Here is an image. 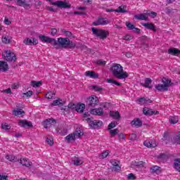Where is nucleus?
<instances>
[{"label":"nucleus","mask_w":180,"mask_h":180,"mask_svg":"<svg viewBox=\"0 0 180 180\" xmlns=\"http://www.w3.org/2000/svg\"><path fill=\"white\" fill-rule=\"evenodd\" d=\"M82 51H84V53H91V49L88 48L85 45L82 46Z\"/></svg>","instance_id":"nucleus-54"},{"label":"nucleus","mask_w":180,"mask_h":180,"mask_svg":"<svg viewBox=\"0 0 180 180\" xmlns=\"http://www.w3.org/2000/svg\"><path fill=\"white\" fill-rule=\"evenodd\" d=\"M91 89H94L96 92H101V91H103V89L101 87H99L98 86L92 85L91 86Z\"/></svg>","instance_id":"nucleus-44"},{"label":"nucleus","mask_w":180,"mask_h":180,"mask_svg":"<svg viewBox=\"0 0 180 180\" xmlns=\"http://www.w3.org/2000/svg\"><path fill=\"white\" fill-rule=\"evenodd\" d=\"M129 140H131V141H135V140H137V134H131L129 135Z\"/></svg>","instance_id":"nucleus-53"},{"label":"nucleus","mask_w":180,"mask_h":180,"mask_svg":"<svg viewBox=\"0 0 180 180\" xmlns=\"http://www.w3.org/2000/svg\"><path fill=\"white\" fill-rule=\"evenodd\" d=\"M143 146L148 148H155V147H157V143H155V141L146 140L143 142Z\"/></svg>","instance_id":"nucleus-14"},{"label":"nucleus","mask_w":180,"mask_h":180,"mask_svg":"<svg viewBox=\"0 0 180 180\" xmlns=\"http://www.w3.org/2000/svg\"><path fill=\"white\" fill-rule=\"evenodd\" d=\"M22 97L25 98V96H26L27 98H30V96H32L33 95V91H28L26 93H23L22 94Z\"/></svg>","instance_id":"nucleus-51"},{"label":"nucleus","mask_w":180,"mask_h":180,"mask_svg":"<svg viewBox=\"0 0 180 180\" xmlns=\"http://www.w3.org/2000/svg\"><path fill=\"white\" fill-rule=\"evenodd\" d=\"M72 161L74 165H76V167H78L79 165H82V160H81V159L77 156L72 158Z\"/></svg>","instance_id":"nucleus-27"},{"label":"nucleus","mask_w":180,"mask_h":180,"mask_svg":"<svg viewBox=\"0 0 180 180\" xmlns=\"http://www.w3.org/2000/svg\"><path fill=\"white\" fill-rule=\"evenodd\" d=\"M46 141L48 143L49 146H53V144H54L53 139L51 136L47 137Z\"/></svg>","instance_id":"nucleus-50"},{"label":"nucleus","mask_w":180,"mask_h":180,"mask_svg":"<svg viewBox=\"0 0 180 180\" xmlns=\"http://www.w3.org/2000/svg\"><path fill=\"white\" fill-rule=\"evenodd\" d=\"M9 70V66L8 65V63L5 61H0V71L1 72H6Z\"/></svg>","instance_id":"nucleus-16"},{"label":"nucleus","mask_w":180,"mask_h":180,"mask_svg":"<svg viewBox=\"0 0 180 180\" xmlns=\"http://www.w3.org/2000/svg\"><path fill=\"white\" fill-rule=\"evenodd\" d=\"M63 33H64V34H65V36H67L68 37H71L72 36V33L70 31H65V30H63L62 31Z\"/></svg>","instance_id":"nucleus-58"},{"label":"nucleus","mask_w":180,"mask_h":180,"mask_svg":"<svg viewBox=\"0 0 180 180\" xmlns=\"http://www.w3.org/2000/svg\"><path fill=\"white\" fill-rule=\"evenodd\" d=\"M1 129H3V130H6V131L10 130L11 129V125H9L6 123L1 124Z\"/></svg>","instance_id":"nucleus-49"},{"label":"nucleus","mask_w":180,"mask_h":180,"mask_svg":"<svg viewBox=\"0 0 180 180\" xmlns=\"http://www.w3.org/2000/svg\"><path fill=\"white\" fill-rule=\"evenodd\" d=\"M168 53L169 54H171L172 56H179L180 51L179 49H177L172 48V49H169L168 50Z\"/></svg>","instance_id":"nucleus-30"},{"label":"nucleus","mask_w":180,"mask_h":180,"mask_svg":"<svg viewBox=\"0 0 180 180\" xmlns=\"http://www.w3.org/2000/svg\"><path fill=\"white\" fill-rule=\"evenodd\" d=\"M150 171L152 174H160L161 173V167L158 166H153L150 168Z\"/></svg>","instance_id":"nucleus-28"},{"label":"nucleus","mask_w":180,"mask_h":180,"mask_svg":"<svg viewBox=\"0 0 180 180\" xmlns=\"http://www.w3.org/2000/svg\"><path fill=\"white\" fill-rule=\"evenodd\" d=\"M86 77H90V78L96 79L99 77V75L94 71H86L84 74Z\"/></svg>","instance_id":"nucleus-26"},{"label":"nucleus","mask_w":180,"mask_h":180,"mask_svg":"<svg viewBox=\"0 0 180 180\" xmlns=\"http://www.w3.org/2000/svg\"><path fill=\"white\" fill-rule=\"evenodd\" d=\"M41 81L36 82V81H32L31 85L33 86V88H39L41 85Z\"/></svg>","instance_id":"nucleus-39"},{"label":"nucleus","mask_w":180,"mask_h":180,"mask_svg":"<svg viewBox=\"0 0 180 180\" xmlns=\"http://www.w3.org/2000/svg\"><path fill=\"white\" fill-rule=\"evenodd\" d=\"M82 136H84V131H82L81 128H77L75 132L65 137V140H67L68 143H70V141H75V139H79Z\"/></svg>","instance_id":"nucleus-4"},{"label":"nucleus","mask_w":180,"mask_h":180,"mask_svg":"<svg viewBox=\"0 0 180 180\" xmlns=\"http://www.w3.org/2000/svg\"><path fill=\"white\" fill-rule=\"evenodd\" d=\"M54 95H56V94L53 93V91H49L45 95V98H46V99H53V98L54 97Z\"/></svg>","instance_id":"nucleus-41"},{"label":"nucleus","mask_w":180,"mask_h":180,"mask_svg":"<svg viewBox=\"0 0 180 180\" xmlns=\"http://www.w3.org/2000/svg\"><path fill=\"white\" fill-rule=\"evenodd\" d=\"M39 39L41 41H44V43L52 44L56 50L59 49H75L76 46L75 44L68 38L59 37L57 41L54 38L39 35Z\"/></svg>","instance_id":"nucleus-1"},{"label":"nucleus","mask_w":180,"mask_h":180,"mask_svg":"<svg viewBox=\"0 0 180 180\" xmlns=\"http://www.w3.org/2000/svg\"><path fill=\"white\" fill-rule=\"evenodd\" d=\"M143 113L146 116H153V115H158L160 112L158 111L153 110L147 107L143 108Z\"/></svg>","instance_id":"nucleus-10"},{"label":"nucleus","mask_w":180,"mask_h":180,"mask_svg":"<svg viewBox=\"0 0 180 180\" xmlns=\"http://www.w3.org/2000/svg\"><path fill=\"white\" fill-rule=\"evenodd\" d=\"M155 88L159 92H167V91H168L167 86L163 84H158L155 86Z\"/></svg>","instance_id":"nucleus-18"},{"label":"nucleus","mask_w":180,"mask_h":180,"mask_svg":"<svg viewBox=\"0 0 180 180\" xmlns=\"http://www.w3.org/2000/svg\"><path fill=\"white\" fill-rule=\"evenodd\" d=\"M85 109V104L84 103H79L76 105V112H78L79 113H82L84 112V110Z\"/></svg>","instance_id":"nucleus-29"},{"label":"nucleus","mask_w":180,"mask_h":180,"mask_svg":"<svg viewBox=\"0 0 180 180\" xmlns=\"http://www.w3.org/2000/svg\"><path fill=\"white\" fill-rule=\"evenodd\" d=\"M139 102H140L141 103H143V105L147 103V98H139Z\"/></svg>","instance_id":"nucleus-60"},{"label":"nucleus","mask_w":180,"mask_h":180,"mask_svg":"<svg viewBox=\"0 0 180 180\" xmlns=\"http://www.w3.org/2000/svg\"><path fill=\"white\" fill-rule=\"evenodd\" d=\"M162 82L163 84V85L166 86V88H169V86H172V85H174L173 83L171 82V79L167 78V77H163L162 79Z\"/></svg>","instance_id":"nucleus-23"},{"label":"nucleus","mask_w":180,"mask_h":180,"mask_svg":"<svg viewBox=\"0 0 180 180\" xmlns=\"http://www.w3.org/2000/svg\"><path fill=\"white\" fill-rule=\"evenodd\" d=\"M165 12L167 15H169V13H174V9L169 8V7H167L165 8Z\"/></svg>","instance_id":"nucleus-57"},{"label":"nucleus","mask_w":180,"mask_h":180,"mask_svg":"<svg viewBox=\"0 0 180 180\" xmlns=\"http://www.w3.org/2000/svg\"><path fill=\"white\" fill-rule=\"evenodd\" d=\"M51 36H56L57 34V29L52 28L50 30Z\"/></svg>","instance_id":"nucleus-56"},{"label":"nucleus","mask_w":180,"mask_h":180,"mask_svg":"<svg viewBox=\"0 0 180 180\" xmlns=\"http://www.w3.org/2000/svg\"><path fill=\"white\" fill-rule=\"evenodd\" d=\"M134 18L137 20H145L146 22H148V17L147 16V13H141L139 15H135Z\"/></svg>","instance_id":"nucleus-17"},{"label":"nucleus","mask_w":180,"mask_h":180,"mask_svg":"<svg viewBox=\"0 0 180 180\" xmlns=\"http://www.w3.org/2000/svg\"><path fill=\"white\" fill-rule=\"evenodd\" d=\"M23 43L24 44H26V46H36V44H39V41L35 38H33L32 41L30 38H26L23 40Z\"/></svg>","instance_id":"nucleus-12"},{"label":"nucleus","mask_w":180,"mask_h":180,"mask_svg":"<svg viewBox=\"0 0 180 180\" xmlns=\"http://www.w3.org/2000/svg\"><path fill=\"white\" fill-rule=\"evenodd\" d=\"M86 121L89 122L90 127L92 129H98V127H101L102 126V121L92 120L91 118L88 117Z\"/></svg>","instance_id":"nucleus-8"},{"label":"nucleus","mask_w":180,"mask_h":180,"mask_svg":"<svg viewBox=\"0 0 180 180\" xmlns=\"http://www.w3.org/2000/svg\"><path fill=\"white\" fill-rule=\"evenodd\" d=\"M142 26H144V27H146V29H148L149 30H153V32H157V29H155V25L153 23L149 22H143L141 23Z\"/></svg>","instance_id":"nucleus-20"},{"label":"nucleus","mask_w":180,"mask_h":180,"mask_svg":"<svg viewBox=\"0 0 180 180\" xmlns=\"http://www.w3.org/2000/svg\"><path fill=\"white\" fill-rule=\"evenodd\" d=\"M131 123L132 126H135L136 127H141L143 126V122L139 118L134 119Z\"/></svg>","instance_id":"nucleus-25"},{"label":"nucleus","mask_w":180,"mask_h":180,"mask_svg":"<svg viewBox=\"0 0 180 180\" xmlns=\"http://www.w3.org/2000/svg\"><path fill=\"white\" fill-rule=\"evenodd\" d=\"M127 8L126 6H121L117 9L115 10V12H117V13H127V11H126Z\"/></svg>","instance_id":"nucleus-32"},{"label":"nucleus","mask_w":180,"mask_h":180,"mask_svg":"<svg viewBox=\"0 0 180 180\" xmlns=\"http://www.w3.org/2000/svg\"><path fill=\"white\" fill-rule=\"evenodd\" d=\"M47 11H49V12H56V10L53 8V7L48 6L46 7Z\"/></svg>","instance_id":"nucleus-64"},{"label":"nucleus","mask_w":180,"mask_h":180,"mask_svg":"<svg viewBox=\"0 0 180 180\" xmlns=\"http://www.w3.org/2000/svg\"><path fill=\"white\" fill-rule=\"evenodd\" d=\"M6 159L8 160V161H11V162H16L18 161V159L13 155H7L6 156Z\"/></svg>","instance_id":"nucleus-38"},{"label":"nucleus","mask_w":180,"mask_h":180,"mask_svg":"<svg viewBox=\"0 0 180 180\" xmlns=\"http://www.w3.org/2000/svg\"><path fill=\"white\" fill-rule=\"evenodd\" d=\"M107 82H108V84H114L117 86H120V83L117 82V81L115 80L114 79H107Z\"/></svg>","instance_id":"nucleus-42"},{"label":"nucleus","mask_w":180,"mask_h":180,"mask_svg":"<svg viewBox=\"0 0 180 180\" xmlns=\"http://www.w3.org/2000/svg\"><path fill=\"white\" fill-rule=\"evenodd\" d=\"M76 108H77V104L75 103H70L68 105V109L76 110Z\"/></svg>","instance_id":"nucleus-52"},{"label":"nucleus","mask_w":180,"mask_h":180,"mask_svg":"<svg viewBox=\"0 0 180 180\" xmlns=\"http://www.w3.org/2000/svg\"><path fill=\"white\" fill-rule=\"evenodd\" d=\"M131 39H133V37L131 35H127V36L124 37V40H127L128 41L131 40Z\"/></svg>","instance_id":"nucleus-62"},{"label":"nucleus","mask_w":180,"mask_h":180,"mask_svg":"<svg viewBox=\"0 0 180 180\" xmlns=\"http://www.w3.org/2000/svg\"><path fill=\"white\" fill-rule=\"evenodd\" d=\"M169 120L171 124H176V123H178L179 119L176 116H170L169 117Z\"/></svg>","instance_id":"nucleus-34"},{"label":"nucleus","mask_w":180,"mask_h":180,"mask_svg":"<svg viewBox=\"0 0 180 180\" xmlns=\"http://www.w3.org/2000/svg\"><path fill=\"white\" fill-rule=\"evenodd\" d=\"M51 5L58 6V8H63L64 9H70V8H71V4H68L66 1H57L56 2H52Z\"/></svg>","instance_id":"nucleus-7"},{"label":"nucleus","mask_w":180,"mask_h":180,"mask_svg":"<svg viewBox=\"0 0 180 180\" xmlns=\"http://www.w3.org/2000/svg\"><path fill=\"white\" fill-rule=\"evenodd\" d=\"M54 124H56V120H54L53 118L47 119L44 122V129H49V127L54 126Z\"/></svg>","instance_id":"nucleus-13"},{"label":"nucleus","mask_w":180,"mask_h":180,"mask_svg":"<svg viewBox=\"0 0 180 180\" xmlns=\"http://www.w3.org/2000/svg\"><path fill=\"white\" fill-rule=\"evenodd\" d=\"M110 134L111 135L112 137H115V134H117L119 133V129H110Z\"/></svg>","instance_id":"nucleus-45"},{"label":"nucleus","mask_w":180,"mask_h":180,"mask_svg":"<svg viewBox=\"0 0 180 180\" xmlns=\"http://www.w3.org/2000/svg\"><path fill=\"white\" fill-rule=\"evenodd\" d=\"M153 80H151L150 78H146L145 83H141V86H144L145 88H148L149 89H151V88H153V86H150Z\"/></svg>","instance_id":"nucleus-19"},{"label":"nucleus","mask_w":180,"mask_h":180,"mask_svg":"<svg viewBox=\"0 0 180 180\" xmlns=\"http://www.w3.org/2000/svg\"><path fill=\"white\" fill-rule=\"evenodd\" d=\"M63 100L61 99H56L54 100L52 103L51 104V106H58L61 105L63 106Z\"/></svg>","instance_id":"nucleus-36"},{"label":"nucleus","mask_w":180,"mask_h":180,"mask_svg":"<svg viewBox=\"0 0 180 180\" xmlns=\"http://www.w3.org/2000/svg\"><path fill=\"white\" fill-rule=\"evenodd\" d=\"M91 32H93V34L96 36V37H99V39H101L102 40H105V39H106L108 36H109V32L105 30L92 27Z\"/></svg>","instance_id":"nucleus-3"},{"label":"nucleus","mask_w":180,"mask_h":180,"mask_svg":"<svg viewBox=\"0 0 180 180\" xmlns=\"http://www.w3.org/2000/svg\"><path fill=\"white\" fill-rule=\"evenodd\" d=\"M1 41L4 44H8L11 43V39H9V37L3 36L1 38Z\"/></svg>","instance_id":"nucleus-40"},{"label":"nucleus","mask_w":180,"mask_h":180,"mask_svg":"<svg viewBox=\"0 0 180 180\" xmlns=\"http://www.w3.org/2000/svg\"><path fill=\"white\" fill-rule=\"evenodd\" d=\"M112 75L118 79H126L129 75L127 72L123 71V67L120 64H115L111 68Z\"/></svg>","instance_id":"nucleus-2"},{"label":"nucleus","mask_w":180,"mask_h":180,"mask_svg":"<svg viewBox=\"0 0 180 180\" xmlns=\"http://www.w3.org/2000/svg\"><path fill=\"white\" fill-rule=\"evenodd\" d=\"M110 116L115 120H120V113L118 111H110Z\"/></svg>","instance_id":"nucleus-21"},{"label":"nucleus","mask_w":180,"mask_h":180,"mask_svg":"<svg viewBox=\"0 0 180 180\" xmlns=\"http://www.w3.org/2000/svg\"><path fill=\"white\" fill-rule=\"evenodd\" d=\"M86 103L89 108H95L99 103V100L98 97L93 96L87 99Z\"/></svg>","instance_id":"nucleus-6"},{"label":"nucleus","mask_w":180,"mask_h":180,"mask_svg":"<svg viewBox=\"0 0 180 180\" xmlns=\"http://www.w3.org/2000/svg\"><path fill=\"white\" fill-rule=\"evenodd\" d=\"M127 179L131 180V179H136V176L133 173L129 174L127 176Z\"/></svg>","instance_id":"nucleus-59"},{"label":"nucleus","mask_w":180,"mask_h":180,"mask_svg":"<svg viewBox=\"0 0 180 180\" xmlns=\"http://www.w3.org/2000/svg\"><path fill=\"white\" fill-rule=\"evenodd\" d=\"M146 15L148 16H148H150V18H155L157 16V13L154 12V11H152V12H150V11H147L146 12Z\"/></svg>","instance_id":"nucleus-47"},{"label":"nucleus","mask_w":180,"mask_h":180,"mask_svg":"<svg viewBox=\"0 0 180 180\" xmlns=\"http://www.w3.org/2000/svg\"><path fill=\"white\" fill-rule=\"evenodd\" d=\"M110 162L112 165V169H114V171H120V166L119 165V161L116 160H112Z\"/></svg>","instance_id":"nucleus-24"},{"label":"nucleus","mask_w":180,"mask_h":180,"mask_svg":"<svg viewBox=\"0 0 180 180\" xmlns=\"http://www.w3.org/2000/svg\"><path fill=\"white\" fill-rule=\"evenodd\" d=\"M2 57L5 58L8 63H12V61H16V55L12 53L11 51H5L4 54L2 53Z\"/></svg>","instance_id":"nucleus-5"},{"label":"nucleus","mask_w":180,"mask_h":180,"mask_svg":"<svg viewBox=\"0 0 180 180\" xmlns=\"http://www.w3.org/2000/svg\"><path fill=\"white\" fill-rule=\"evenodd\" d=\"M144 164V162L143 161H139V162H136V161H132L131 165V167H143Z\"/></svg>","instance_id":"nucleus-35"},{"label":"nucleus","mask_w":180,"mask_h":180,"mask_svg":"<svg viewBox=\"0 0 180 180\" xmlns=\"http://www.w3.org/2000/svg\"><path fill=\"white\" fill-rule=\"evenodd\" d=\"M20 164L23 165L24 167H31L32 166V162H30L27 159H20Z\"/></svg>","instance_id":"nucleus-31"},{"label":"nucleus","mask_w":180,"mask_h":180,"mask_svg":"<svg viewBox=\"0 0 180 180\" xmlns=\"http://www.w3.org/2000/svg\"><path fill=\"white\" fill-rule=\"evenodd\" d=\"M109 20H105V18H103L102 17H98L96 21L93 22L94 26H99V25H108Z\"/></svg>","instance_id":"nucleus-9"},{"label":"nucleus","mask_w":180,"mask_h":180,"mask_svg":"<svg viewBox=\"0 0 180 180\" xmlns=\"http://www.w3.org/2000/svg\"><path fill=\"white\" fill-rule=\"evenodd\" d=\"M17 5H18V6H23L25 9H27V8L30 6V4H29L26 0H17Z\"/></svg>","instance_id":"nucleus-22"},{"label":"nucleus","mask_w":180,"mask_h":180,"mask_svg":"<svg viewBox=\"0 0 180 180\" xmlns=\"http://www.w3.org/2000/svg\"><path fill=\"white\" fill-rule=\"evenodd\" d=\"M13 113L14 116H20V115H25V111L20 108L13 110Z\"/></svg>","instance_id":"nucleus-33"},{"label":"nucleus","mask_w":180,"mask_h":180,"mask_svg":"<svg viewBox=\"0 0 180 180\" xmlns=\"http://www.w3.org/2000/svg\"><path fill=\"white\" fill-rule=\"evenodd\" d=\"M108 155H109V150H105L103 153H101L99 158L101 159L106 158Z\"/></svg>","instance_id":"nucleus-46"},{"label":"nucleus","mask_w":180,"mask_h":180,"mask_svg":"<svg viewBox=\"0 0 180 180\" xmlns=\"http://www.w3.org/2000/svg\"><path fill=\"white\" fill-rule=\"evenodd\" d=\"M126 26L129 30H134V29L136 27H134V25L131 24L129 22H126Z\"/></svg>","instance_id":"nucleus-48"},{"label":"nucleus","mask_w":180,"mask_h":180,"mask_svg":"<svg viewBox=\"0 0 180 180\" xmlns=\"http://www.w3.org/2000/svg\"><path fill=\"white\" fill-rule=\"evenodd\" d=\"M97 64L98 65H105L106 64V62L103 61L102 60H99L97 61Z\"/></svg>","instance_id":"nucleus-61"},{"label":"nucleus","mask_w":180,"mask_h":180,"mask_svg":"<svg viewBox=\"0 0 180 180\" xmlns=\"http://www.w3.org/2000/svg\"><path fill=\"white\" fill-rule=\"evenodd\" d=\"M174 167L175 169H176L177 171H179L180 172V159L174 160Z\"/></svg>","instance_id":"nucleus-37"},{"label":"nucleus","mask_w":180,"mask_h":180,"mask_svg":"<svg viewBox=\"0 0 180 180\" xmlns=\"http://www.w3.org/2000/svg\"><path fill=\"white\" fill-rule=\"evenodd\" d=\"M74 15H86V13H85V12L75 11V12L74 13Z\"/></svg>","instance_id":"nucleus-63"},{"label":"nucleus","mask_w":180,"mask_h":180,"mask_svg":"<svg viewBox=\"0 0 180 180\" xmlns=\"http://www.w3.org/2000/svg\"><path fill=\"white\" fill-rule=\"evenodd\" d=\"M117 126V122L113 121L108 125V130H111V129H115Z\"/></svg>","instance_id":"nucleus-43"},{"label":"nucleus","mask_w":180,"mask_h":180,"mask_svg":"<svg viewBox=\"0 0 180 180\" xmlns=\"http://www.w3.org/2000/svg\"><path fill=\"white\" fill-rule=\"evenodd\" d=\"M158 158H159L160 160H167V156L164 153H161L158 156Z\"/></svg>","instance_id":"nucleus-55"},{"label":"nucleus","mask_w":180,"mask_h":180,"mask_svg":"<svg viewBox=\"0 0 180 180\" xmlns=\"http://www.w3.org/2000/svg\"><path fill=\"white\" fill-rule=\"evenodd\" d=\"M90 113L97 116H103V109L102 108H94L90 110Z\"/></svg>","instance_id":"nucleus-15"},{"label":"nucleus","mask_w":180,"mask_h":180,"mask_svg":"<svg viewBox=\"0 0 180 180\" xmlns=\"http://www.w3.org/2000/svg\"><path fill=\"white\" fill-rule=\"evenodd\" d=\"M18 124L20 126V127H33V124H32V122L26 120H20L18 121Z\"/></svg>","instance_id":"nucleus-11"}]
</instances>
